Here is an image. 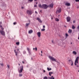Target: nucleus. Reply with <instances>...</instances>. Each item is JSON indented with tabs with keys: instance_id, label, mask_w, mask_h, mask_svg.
<instances>
[{
	"instance_id": "2",
	"label": "nucleus",
	"mask_w": 79,
	"mask_h": 79,
	"mask_svg": "<svg viewBox=\"0 0 79 79\" xmlns=\"http://www.w3.org/2000/svg\"><path fill=\"white\" fill-rule=\"evenodd\" d=\"M49 58L51 60H52V61H55V62H57L59 64H60V62L58 61H56V59H55L52 56H49Z\"/></svg>"
},
{
	"instance_id": "56",
	"label": "nucleus",
	"mask_w": 79,
	"mask_h": 79,
	"mask_svg": "<svg viewBox=\"0 0 79 79\" xmlns=\"http://www.w3.org/2000/svg\"><path fill=\"white\" fill-rule=\"evenodd\" d=\"M52 79H55V78L53 77L52 78Z\"/></svg>"
},
{
	"instance_id": "53",
	"label": "nucleus",
	"mask_w": 79,
	"mask_h": 79,
	"mask_svg": "<svg viewBox=\"0 0 79 79\" xmlns=\"http://www.w3.org/2000/svg\"><path fill=\"white\" fill-rule=\"evenodd\" d=\"M29 53L30 54V55H31V52Z\"/></svg>"
},
{
	"instance_id": "37",
	"label": "nucleus",
	"mask_w": 79,
	"mask_h": 79,
	"mask_svg": "<svg viewBox=\"0 0 79 79\" xmlns=\"http://www.w3.org/2000/svg\"><path fill=\"white\" fill-rule=\"evenodd\" d=\"M52 43L53 44H55V43L53 42V40H52Z\"/></svg>"
},
{
	"instance_id": "57",
	"label": "nucleus",
	"mask_w": 79,
	"mask_h": 79,
	"mask_svg": "<svg viewBox=\"0 0 79 79\" xmlns=\"http://www.w3.org/2000/svg\"><path fill=\"white\" fill-rule=\"evenodd\" d=\"M41 52L42 54V51H41Z\"/></svg>"
},
{
	"instance_id": "51",
	"label": "nucleus",
	"mask_w": 79,
	"mask_h": 79,
	"mask_svg": "<svg viewBox=\"0 0 79 79\" xmlns=\"http://www.w3.org/2000/svg\"><path fill=\"white\" fill-rule=\"evenodd\" d=\"M77 68H78L79 67V65H77Z\"/></svg>"
},
{
	"instance_id": "49",
	"label": "nucleus",
	"mask_w": 79,
	"mask_h": 79,
	"mask_svg": "<svg viewBox=\"0 0 79 79\" xmlns=\"http://www.w3.org/2000/svg\"><path fill=\"white\" fill-rule=\"evenodd\" d=\"M43 71H44V73H45V70H43Z\"/></svg>"
},
{
	"instance_id": "45",
	"label": "nucleus",
	"mask_w": 79,
	"mask_h": 79,
	"mask_svg": "<svg viewBox=\"0 0 79 79\" xmlns=\"http://www.w3.org/2000/svg\"><path fill=\"white\" fill-rule=\"evenodd\" d=\"M21 8H22V9H24V7L23 6H22Z\"/></svg>"
},
{
	"instance_id": "33",
	"label": "nucleus",
	"mask_w": 79,
	"mask_h": 79,
	"mask_svg": "<svg viewBox=\"0 0 79 79\" xmlns=\"http://www.w3.org/2000/svg\"><path fill=\"white\" fill-rule=\"evenodd\" d=\"M65 36L66 37H68V34H66Z\"/></svg>"
},
{
	"instance_id": "34",
	"label": "nucleus",
	"mask_w": 79,
	"mask_h": 79,
	"mask_svg": "<svg viewBox=\"0 0 79 79\" xmlns=\"http://www.w3.org/2000/svg\"><path fill=\"white\" fill-rule=\"evenodd\" d=\"M68 61L70 63H71V59L69 60Z\"/></svg>"
},
{
	"instance_id": "41",
	"label": "nucleus",
	"mask_w": 79,
	"mask_h": 79,
	"mask_svg": "<svg viewBox=\"0 0 79 79\" xmlns=\"http://www.w3.org/2000/svg\"><path fill=\"white\" fill-rule=\"evenodd\" d=\"M35 50L36 51H37V47L35 48Z\"/></svg>"
},
{
	"instance_id": "44",
	"label": "nucleus",
	"mask_w": 79,
	"mask_h": 79,
	"mask_svg": "<svg viewBox=\"0 0 79 79\" xmlns=\"http://www.w3.org/2000/svg\"><path fill=\"white\" fill-rule=\"evenodd\" d=\"M73 23H76V21H75V20H74L73 21Z\"/></svg>"
},
{
	"instance_id": "42",
	"label": "nucleus",
	"mask_w": 79,
	"mask_h": 79,
	"mask_svg": "<svg viewBox=\"0 0 79 79\" xmlns=\"http://www.w3.org/2000/svg\"><path fill=\"white\" fill-rule=\"evenodd\" d=\"M43 28L44 29V28H45V25H44L43 26Z\"/></svg>"
},
{
	"instance_id": "62",
	"label": "nucleus",
	"mask_w": 79,
	"mask_h": 79,
	"mask_svg": "<svg viewBox=\"0 0 79 79\" xmlns=\"http://www.w3.org/2000/svg\"><path fill=\"white\" fill-rule=\"evenodd\" d=\"M35 48H33V50H35Z\"/></svg>"
},
{
	"instance_id": "55",
	"label": "nucleus",
	"mask_w": 79,
	"mask_h": 79,
	"mask_svg": "<svg viewBox=\"0 0 79 79\" xmlns=\"http://www.w3.org/2000/svg\"><path fill=\"white\" fill-rule=\"evenodd\" d=\"M23 62V64H24V62L23 61H22Z\"/></svg>"
},
{
	"instance_id": "26",
	"label": "nucleus",
	"mask_w": 79,
	"mask_h": 79,
	"mask_svg": "<svg viewBox=\"0 0 79 79\" xmlns=\"http://www.w3.org/2000/svg\"><path fill=\"white\" fill-rule=\"evenodd\" d=\"M13 24L14 25H16V24H17V23H16V22H15L13 23Z\"/></svg>"
},
{
	"instance_id": "1",
	"label": "nucleus",
	"mask_w": 79,
	"mask_h": 79,
	"mask_svg": "<svg viewBox=\"0 0 79 79\" xmlns=\"http://www.w3.org/2000/svg\"><path fill=\"white\" fill-rule=\"evenodd\" d=\"M39 6L40 7V8H42L43 9H47L48 7H49V6H47L46 4H43L42 5L41 4H40L39 5Z\"/></svg>"
},
{
	"instance_id": "18",
	"label": "nucleus",
	"mask_w": 79,
	"mask_h": 79,
	"mask_svg": "<svg viewBox=\"0 0 79 79\" xmlns=\"http://www.w3.org/2000/svg\"><path fill=\"white\" fill-rule=\"evenodd\" d=\"M47 70H48V71H50L51 70H52V68H50V69L48 67L47 68Z\"/></svg>"
},
{
	"instance_id": "48",
	"label": "nucleus",
	"mask_w": 79,
	"mask_h": 79,
	"mask_svg": "<svg viewBox=\"0 0 79 79\" xmlns=\"http://www.w3.org/2000/svg\"><path fill=\"white\" fill-rule=\"evenodd\" d=\"M42 10H40V13H41V12H42Z\"/></svg>"
},
{
	"instance_id": "8",
	"label": "nucleus",
	"mask_w": 79,
	"mask_h": 79,
	"mask_svg": "<svg viewBox=\"0 0 79 79\" xmlns=\"http://www.w3.org/2000/svg\"><path fill=\"white\" fill-rule=\"evenodd\" d=\"M36 19H37V20H38L40 23H42V20H40V19L39 18V17H37Z\"/></svg>"
},
{
	"instance_id": "61",
	"label": "nucleus",
	"mask_w": 79,
	"mask_h": 79,
	"mask_svg": "<svg viewBox=\"0 0 79 79\" xmlns=\"http://www.w3.org/2000/svg\"><path fill=\"white\" fill-rule=\"evenodd\" d=\"M20 64H19V66H20Z\"/></svg>"
},
{
	"instance_id": "16",
	"label": "nucleus",
	"mask_w": 79,
	"mask_h": 79,
	"mask_svg": "<svg viewBox=\"0 0 79 79\" xmlns=\"http://www.w3.org/2000/svg\"><path fill=\"white\" fill-rule=\"evenodd\" d=\"M32 32H33L32 30H30L28 32V33H29V34H31V33H32Z\"/></svg>"
},
{
	"instance_id": "60",
	"label": "nucleus",
	"mask_w": 79,
	"mask_h": 79,
	"mask_svg": "<svg viewBox=\"0 0 79 79\" xmlns=\"http://www.w3.org/2000/svg\"><path fill=\"white\" fill-rule=\"evenodd\" d=\"M30 21H31L30 20H28V22H29V23H30Z\"/></svg>"
},
{
	"instance_id": "13",
	"label": "nucleus",
	"mask_w": 79,
	"mask_h": 79,
	"mask_svg": "<svg viewBox=\"0 0 79 79\" xmlns=\"http://www.w3.org/2000/svg\"><path fill=\"white\" fill-rule=\"evenodd\" d=\"M65 5H67V6H70V3H66L65 4Z\"/></svg>"
},
{
	"instance_id": "17",
	"label": "nucleus",
	"mask_w": 79,
	"mask_h": 79,
	"mask_svg": "<svg viewBox=\"0 0 79 79\" xmlns=\"http://www.w3.org/2000/svg\"><path fill=\"white\" fill-rule=\"evenodd\" d=\"M69 34H71V33H72V30L69 29Z\"/></svg>"
},
{
	"instance_id": "9",
	"label": "nucleus",
	"mask_w": 79,
	"mask_h": 79,
	"mask_svg": "<svg viewBox=\"0 0 79 79\" xmlns=\"http://www.w3.org/2000/svg\"><path fill=\"white\" fill-rule=\"evenodd\" d=\"M37 34L38 35V36L39 37H40L41 35V33H40V32H38L37 33Z\"/></svg>"
},
{
	"instance_id": "46",
	"label": "nucleus",
	"mask_w": 79,
	"mask_h": 79,
	"mask_svg": "<svg viewBox=\"0 0 79 79\" xmlns=\"http://www.w3.org/2000/svg\"><path fill=\"white\" fill-rule=\"evenodd\" d=\"M31 50L29 51H28L29 53H31Z\"/></svg>"
},
{
	"instance_id": "7",
	"label": "nucleus",
	"mask_w": 79,
	"mask_h": 79,
	"mask_svg": "<svg viewBox=\"0 0 79 79\" xmlns=\"http://www.w3.org/2000/svg\"><path fill=\"white\" fill-rule=\"evenodd\" d=\"M67 22H69L71 21V18L69 17H67Z\"/></svg>"
},
{
	"instance_id": "38",
	"label": "nucleus",
	"mask_w": 79,
	"mask_h": 79,
	"mask_svg": "<svg viewBox=\"0 0 79 79\" xmlns=\"http://www.w3.org/2000/svg\"><path fill=\"white\" fill-rule=\"evenodd\" d=\"M23 54H25V53H26V51H23Z\"/></svg>"
},
{
	"instance_id": "6",
	"label": "nucleus",
	"mask_w": 79,
	"mask_h": 79,
	"mask_svg": "<svg viewBox=\"0 0 79 79\" xmlns=\"http://www.w3.org/2000/svg\"><path fill=\"white\" fill-rule=\"evenodd\" d=\"M0 32L3 35H5V32L1 30L0 31Z\"/></svg>"
},
{
	"instance_id": "24",
	"label": "nucleus",
	"mask_w": 79,
	"mask_h": 79,
	"mask_svg": "<svg viewBox=\"0 0 79 79\" xmlns=\"http://www.w3.org/2000/svg\"><path fill=\"white\" fill-rule=\"evenodd\" d=\"M16 45H19V42H17L16 43Z\"/></svg>"
},
{
	"instance_id": "14",
	"label": "nucleus",
	"mask_w": 79,
	"mask_h": 79,
	"mask_svg": "<svg viewBox=\"0 0 79 79\" xmlns=\"http://www.w3.org/2000/svg\"><path fill=\"white\" fill-rule=\"evenodd\" d=\"M30 24V23H26V27H28V26H29Z\"/></svg>"
},
{
	"instance_id": "40",
	"label": "nucleus",
	"mask_w": 79,
	"mask_h": 79,
	"mask_svg": "<svg viewBox=\"0 0 79 79\" xmlns=\"http://www.w3.org/2000/svg\"><path fill=\"white\" fill-rule=\"evenodd\" d=\"M53 78V76H52V77H50V79H52V78Z\"/></svg>"
},
{
	"instance_id": "25",
	"label": "nucleus",
	"mask_w": 79,
	"mask_h": 79,
	"mask_svg": "<svg viewBox=\"0 0 79 79\" xmlns=\"http://www.w3.org/2000/svg\"><path fill=\"white\" fill-rule=\"evenodd\" d=\"M56 21H59V19L58 18H56L55 19Z\"/></svg>"
},
{
	"instance_id": "47",
	"label": "nucleus",
	"mask_w": 79,
	"mask_h": 79,
	"mask_svg": "<svg viewBox=\"0 0 79 79\" xmlns=\"http://www.w3.org/2000/svg\"><path fill=\"white\" fill-rule=\"evenodd\" d=\"M27 68H28V67H29V65H27Z\"/></svg>"
},
{
	"instance_id": "32",
	"label": "nucleus",
	"mask_w": 79,
	"mask_h": 79,
	"mask_svg": "<svg viewBox=\"0 0 79 79\" xmlns=\"http://www.w3.org/2000/svg\"><path fill=\"white\" fill-rule=\"evenodd\" d=\"M23 76V75L22 74H19V76L20 77H21V76Z\"/></svg>"
},
{
	"instance_id": "64",
	"label": "nucleus",
	"mask_w": 79,
	"mask_h": 79,
	"mask_svg": "<svg viewBox=\"0 0 79 79\" xmlns=\"http://www.w3.org/2000/svg\"><path fill=\"white\" fill-rule=\"evenodd\" d=\"M31 60H32L33 59L32 58H31Z\"/></svg>"
},
{
	"instance_id": "3",
	"label": "nucleus",
	"mask_w": 79,
	"mask_h": 79,
	"mask_svg": "<svg viewBox=\"0 0 79 79\" xmlns=\"http://www.w3.org/2000/svg\"><path fill=\"white\" fill-rule=\"evenodd\" d=\"M27 13L28 15H31L32 13H34V11L32 10H27Z\"/></svg>"
},
{
	"instance_id": "59",
	"label": "nucleus",
	"mask_w": 79,
	"mask_h": 79,
	"mask_svg": "<svg viewBox=\"0 0 79 79\" xmlns=\"http://www.w3.org/2000/svg\"><path fill=\"white\" fill-rule=\"evenodd\" d=\"M19 49H17V51H19Z\"/></svg>"
},
{
	"instance_id": "30",
	"label": "nucleus",
	"mask_w": 79,
	"mask_h": 79,
	"mask_svg": "<svg viewBox=\"0 0 79 79\" xmlns=\"http://www.w3.org/2000/svg\"><path fill=\"white\" fill-rule=\"evenodd\" d=\"M28 1H29L30 2H33V0H28Z\"/></svg>"
},
{
	"instance_id": "39",
	"label": "nucleus",
	"mask_w": 79,
	"mask_h": 79,
	"mask_svg": "<svg viewBox=\"0 0 79 79\" xmlns=\"http://www.w3.org/2000/svg\"><path fill=\"white\" fill-rule=\"evenodd\" d=\"M37 6L36 5H35L34 6V7H37Z\"/></svg>"
},
{
	"instance_id": "43",
	"label": "nucleus",
	"mask_w": 79,
	"mask_h": 79,
	"mask_svg": "<svg viewBox=\"0 0 79 79\" xmlns=\"http://www.w3.org/2000/svg\"><path fill=\"white\" fill-rule=\"evenodd\" d=\"M2 29V30H3L4 29V28H3V27H2H2H1Z\"/></svg>"
},
{
	"instance_id": "54",
	"label": "nucleus",
	"mask_w": 79,
	"mask_h": 79,
	"mask_svg": "<svg viewBox=\"0 0 79 79\" xmlns=\"http://www.w3.org/2000/svg\"><path fill=\"white\" fill-rule=\"evenodd\" d=\"M36 5L38 4V2H36Z\"/></svg>"
},
{
	"instance_id": "15",
	"label": "nucleus",
	"mask_w": 79,
	"mask_h": 79,
	"mask_svg": "<svg viewBox=\"0 0 79 79\" xmlns=\"http://www.w3.org/2000/svg\"><path fill=\"white\" fill-rule=\"evenodd\" d=\"M58 45L60 46L61 45L60 44L61 43H60V40H58Z\"/></svg>"
},
{
	"instance_id": "27",
	"label": "nucleus",
	"mask_w": 79,
	"mask_h": 79,
	"mask_svg": "<svg viewBox=\"0 0 79 79\" xmlns=\"http://www.w3.org/2000/svg\"><path fill=\"white\" fill-rule=\"evenodd\" d=\"M44 79H48V78H47V77H44Z\"/></svg>"
},
{
	"instance_id": "10",
	"label": "nucleus",
	"mask_w": 79,
	"mask_h": 79,
	"mask_svg": "<svg viewBox=\"0 0 79 79\" xmlns=\"http://www.w3.org/2000/svg\"><path fill=\"white\" fill-rule=\"evenodd\" d=\"M61 12V9H58L56 12V13H58Z\"/></svg>"
},
{
	"instance_id": "31",
	"label": "nucleus",
	"mask_w": 79,
	"mask_h": 79,
	"mask_svg": "<svg viewBox=\"0 0 79 79\" xmlns=\"http://www.w3.org/2000/svg\"><path fill=\"white\" fill-rule=\"evenodd\" d=\"M45 31V29H44V28L43 29H41V31Z\"/></svg>"
},
{
	"instance_id": "22",
	"label": "nucleus",
	"mask_w": 79,
	"mask_h": 79,
	"mask_svg": "<svg viewBox=\"0 0 79 79\" xmlns=\"http://www.w3.org/2000/svg\"><path fill=\"white\" fill-rule=\"evenodd\" d=\"M73 54H74V55H76V54H77V52H76V51H73Z\"/></svg>"
},
{
	"instance_id": "63",
	"label": "nucleus",
	"mask_w": 79,
	"mask_h": 79,
	"mask_svg": "<svg viewBox=\"0 0 79 79\" xmlns=\"http://www.w3.org/2000/svg\"><path fill=\"white\" fill-rule=\"evenodd\" d=\"M43 56L42 54H41V56Z\"/></svg>"
},
{
	"instance_id": "35",
	"label": "nucleus",
	"mask_w": 79,
	"mask_h": 79,
	"mask_svg": "<svg viewBox=\"0 0 79 79\" xmlns=\"http://www.w3.org/2000/svg\"><path fill=\"white\" fill-rule=\"evenodd\" d=\"M75 1L76 2H79V0H75Z\"/></svg>"
},
{
	"instance_id": "19",
	"label": "nucleus",
	"mask_w": 79,
	"mask_h": 79,
	"mask_svg": "<svg viewBox=\"0 0 79 79\" xmlns=\"http://www.w3.org/2000/svg\"><path fill=\"white\" fill-rule=\"evenodd\" d=\"M71 63H70V64H71V66H73L74 64H73V61L72 60H71Z\"/></svg>"
},
{
	"instance_id": "52",
	"label": "nucleus",
	"mask_w": 79,
	"mask_h": 79,
	"mask_svg": "<svg viewBox=\"0 0 79 79\" xmlns=\"http://www.w3.org/2000/svg\"><path fill=\"white\" fill-rule=\"evenodd\" d=\"M79 8V6H77V8Z\"/></svg>"
},
{
	"instance_id": "23",
	"label": "nucleus",
	"mask_w": 79,
	"mask_h": 79,
	"mask_svg": "<svg viewBox=\"0 0 79 79\" xmlns=\"http://www.w3.org/2000/svg\"><path fill=\"white\" fill-rule=\"evenodd\" d=\"M52 73H53V72H50L49 73V76H52V75H51V74H52Z\"/></svg>"
},
{
	"instance_id": "20",
	"label": "nucleus",
	"mask_w": 79,
	"mask_h": 79,
	"mask_svg": "<svg viewBox=\"0 0 79 79\" xmlns=\"http://www.w3.org/2000/svg\"><path fill=\"white\" fill-rule=\"evenodd\" d=\"M75 28H76V27H75L73 25L72 26V29H75Z\"/></svg>"
},
{
	"instance_id": "58",
	"label": "nucleus",
	"mask_w": 79,
	"mask_h": 79,
	"mask_svg": "<svg viewBox=\"0 0 79 79\" xmlns=\"http://www.w3.org/2000/svg\"><path fill=\"white\" fill-rule=\"evenodd\" d=\"M37 1V0H34V1H35V2H36Z\"/></svg>"
},
{
	"instance_id": "5",
	"label": "nucleus",
	"mask_w": 79,
	"mask_h": 79,
	"mask_svg": "<svg viewBox=\"0 0 79 79\" xmlns=\"http://www.w3.org/2000/svg\"><path fill=\"white\" fill-rule=\"evenodd\" d=\"M20 69L19 71V73H21L23 72V66L22 65V66L21 67L20 66Z\"/></svg>"
},
{
	"instance_id": "28",
	"label": "nucleus",
	"mask_w": 79,
	"mask_h": 79,
	"mask_svg": "<svg viewBox=\"0 0 79 79\" xmlns=\"http://www.w3.org/2000/svg\"><path fill=\"white\" fill-rule=\"evenodd\" d=\"M7 66L8 68V69H10V65H9V64H8L7 65Z\"/></svg>"
},
{
	"instance_id": "21",
	"label": "nucleus",
	"mask_w": 79,
	"mask_h": 79,
	"mask_svg": "<svg viewBox=\"0 0 79 79\" xmlns=\"http://www.w3.org/2000/svg\"><path fill=\"white\" fill-rule=\"evenodd\" d=\"M2 24V22H0V27H2V26L1 24Z\"/></svg>"
},
{
	"instance_id": "36",
	"label": "nucleus",
	"mask_w": 79,
	"mask_h": 79,
	"mask_svg": "<svg viewBox=\"0 0 79 79\" xmlns=\"http://www.w3.org/2000/svg\"><path fill=\"white\" fill-rule=\"evenodd\" d=\"M2 66H3V64H0Z\"/></svg>"
},
{
	"instance_id": "12",
	"label": "nucleus",
	"mask_w": 79,
	"mask_h": 79,
	"mask_svg": "<svg viewBox=\"0 0 79 79\" xmlns=\"http://www.w3.org/2000/svg\"><path fill=\"white\" fill-rule=\"evenodd\" d=\"M14 52H15V54L16 56H18V52H16V50H15Z\"/></svg>"
},
{
	"instance_id": "4",
	"label": "nucleus",
	"mask_w": 79,
	"mask_h": 79,
	"mask_svg": "<svg viewBox=\"0 0 79 79\" xmlns=\"http://www.w3.org/2000/svg\"><path fill=\"white\" fill-rule=\"evenodd\" d=\"M79 57H77L75 61V66H76V65H77V64L76 63H78V60H79Z\"/></svg>"
},
{
	"instance_id": "29",
	"label": "nucleus",
	"mask_w": 79,
	"mask_h": 79,
	"mask_svg": "<svg viewBox=\"0 0 79 79\" xmlns=\"http://www.w3.org/2000/svg\"><path fill=\"white\" fill-rule=\"evenodd\" d=\"M27 50H28V52L29 51H31V50H30V48H27Z\"/></svg>"
},
{
	"instance_id": "11",
	"label": "nucleus",
	"mask_w": 79,
	"mask_h": 79,
	"mask_svg": "<svg viewBox=\"0 0 79 79\" xmlns=\"http://www.w3.org/2000/svg\"><path fill=\"white\" fill-rule=\"evenodd\" d=\"M49 6V7H51V8H53V3L51 4Z\"/></svg>"
},
{
	"instance_id": "50",
	"label": "nucleus",
	"mask_w": 79,
	"mask_h": 79,
	"mask_svg": "<svg viewBox=\"0 0 79 79\" xmlns=\"http://www.w3.org/2000/svg\"><path fill=\"white\" fill-rule=\"evenodd\" d=\"M35 13H37V12L36 11H35Z\"/></svg>"
}]
</instances>
